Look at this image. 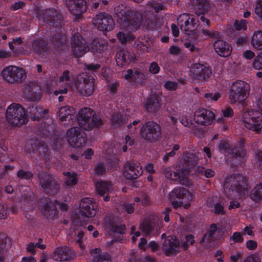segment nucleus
Here are the masks:
<instances>
[{"label":"nucleus","instance_id":"nucleus-1","mask_svg":"<svg viewBox=\"0 0 262 262\" xmlns=\"http://www.w3.org/2000/svg\"><path fill=\"white\" fill-rule=\"evenodd\" d=\"M77 122L78 126L70 128L67 132L66 137L69 144L75 148L84 146L86 139L81 132V129L91 130L93 128L97 127L102 123V119L97 116L95 112L89 107H84L80 109L77 116Z\"/></svg>","mask_w":262,"mask_h":262},{"label":"nucleus","instance_id":"nucleus-2","mask_svg":"<svg viewBox=\"0 0 262 262\" xmlns=\"http://www.w3.org/2000/svg\"><path fill=\"white\" fill-rule=\"evenodd\" d=\"M114 16L120 29L127 33L119 32L117 37L121 43L132 39L133 37L129 32L136 30L140 26L142 19L141 13L137 11L127 8L123 4H119L114 8Z\"/></svg>","mask_w":262,"mask_h":262},{"label":"nucleus","instance_id":"nucleus-3","mask_svg":"<svg viewBox=\"0 0 262 262\" xmlns=\"http://www.w3.org/2000/svg\"><path fill=\"white\" fill-rule=\"evenodd\" d=\"M96 208L97 205L92 199H82L79 204V207L77 208L75 215L73 216L74 225L85 227L90 219L95 215Z\"/></svg>","mask_w":262,"mask_h":262},{"label":"nucleus","instance_id":"nucleus-4","mask_svg":"<svg viewBox=\"0 0 262 262\" xmlns=\"http://www.w3.org/2000/svg\"><path fill=\"white\" fill-rule=\"evenodd\" d=\"M250 85L242 80L233 82L229 88V99L231 103H242L249 95Z\"/></svg>","mask_w":262,"mask_h":262},{"label":"nucleus","instance_id":"nucleus-5","mask_svg":"<svg viewBox=\"0 0 262 262\" xmlns=\"http://www.w3.org/2000/svg\"><path fill=\"white\" fill-rule=\"evenodd\" d=\"M7 121L13 126H20L28 121L24 108L18 104L10 105L6 111Z\"/></svg>","mask_w":262,"mask_h":262},{"label":"nucleus","instance_id":"nucleus-6","mask_svg":"<svg viewBox=\"0 0 262 262\" xmlns=\"http://www.w3.org/2000/svg\"><path fill=\"white\" fill-rule=\"evenodd\" d=\"M163 174L169 180L179 182L180 183L188 185L189 184V171L184 166H176L175 171H172L170 167H166L163 169Z\"/></svg>","mask_w":262,"mask_h":262},{"label":"nucleus","instance_id":"nucleus-7","mask_svg":"<svg viewBox=\"0 0 262 262\" xmlns=\"http://www.w3.org/2000/svg\"><path fill=\"white\" fill-rule=\"evenodd\" d=\"M243 121L246 128L258 132L262 128V114L258 111L246 112L243 114Z\"/></svg>","mask_w":262,"mask_h":262},{"label":"nucleus","instance_id":"nucleus-8","mask_svg":"<svg viewBox=\"0 0 262 262\" xmlns=\"http://www.w3.org/2000/svg\"><path fill=\"white\" fill-rule=\"evenodd\" d=\"M3 79L10 83L20 82L25 79L26 73L24 70L14 66H9L2 71Z\"/></svg>","mask_w":262,"mask_h":262},{"label":"nucleus","instance_id":"nucleus-9","mask_svg":"<svg viewBox=\"0 0 262 262\" xmlns=\"http://www.w3.org/2000/svg\"><path fill=\"white\" fill-rule=\"evenodd\" d=\"M173 199H178L179 201H174L172 205L174 208L183 206L185 208H188L190 202L192 200V195L183 187L174 188L170 193Z\"/></svg>","mask_w":262,"mask_h":262},{"label":"nucleus","instance_id":"nucleus-10","mask_svg":"<svg viewBox=\"0 0 262 262\" xmlns=\"http://www.w3.org/2000/svg\"><path fill=\"white\" fill-rule=\"evenodd\" d=\"M140 133L144 140L154 142L157 141L161 135V127L157 123L149 121L143 124Z\"/></svg>","mask_w":262,"mask_h":262},{"label":"nucleus","instance_id":"nucleus-11","mask_svg":"<svg viewBox=\"0 0 262 262\" xmlns=\"http://www.w3.org/2000/svg\"><path fill=\"white\" fill-rule=\"evenodd\" d=\"M178 25L182 31L185 34L191 35L195 31L198 24V19L195 17L184 13L180 15L178 19Z\"/></svg>","mask_w":262,"mask_h":262},{"label":"nucleus","instance_id":"nucleus-12","mask_svg":"<svg viewBox=\"0 0 262 262\" xmlns=\"http://www.w3.org/2000/svg\"><path fill=\"white\" fill-rule=\"evenodd\" d=\"M93 24L99 30L110 31L114 27V21L112 17L106 13H100L93 19Z\"/></svg>","mask_w":262,"mask_h":262},{"label":"nucleus","instance_id":"nucleus-13","mask_svg":"<svg viewBox=\"0 0 262 262\" xmlns=\"http://www.w3.org/2000/svg\"><path fill=\"white\" fill-rule=\"evenodd\" d=\"M84 75H79L76 83V88L79 93L85 96L93 94L95 89L94 80L90 77H85Z\"/></svg>","mask_w":262,"mask_h":262},{"label":"nucleus","instance_id":"nucleus-14","mask_svg":"<svg viewBox=\"0 0 262 262\" xmlns=\"http://www.w3.org/2000/svg\"><path fill=\"white\" fill-rule=\"evenodd\" d=\"M214 118V114L210 111L199 108L194 113V121L198 125V131L200 126H207L212 122Z\"/></svg>","mask_w":262,"mask_h":262},{"label":"nucleus","instance_id":"nucleus-15","mask_svg":"<svg viewBox=\"0 0 262 262\" xmlns=\"http://www.w3.org/2000/svg\"><path fill=\"white\" fill-rule=\"evenodd\" d=\"M51 256L54 260L57 261H70L75 256V252L68 247L62 246L56 248Z\"/></svg>","mask_w":262,"mask_h":262},{"label":"nucleus","instance_id":"nucleus-16","mask_svg":"<svg viewBox=\"0 0 262 262\" xmlns=\"http://www.w3.org/2000/svg\"><path fill=\"white\" fill-rule=\"evenodd\" d=\"M72 49L75 57H80L90 50L85 40L79 34L73 36L72 41Z\"/></svg>","mask_w":262,"mask_h":262},{"label":"nucleus","instance_id":"nucleus-17","mask_svg":"<svg viewBox=\"0 0 262 262\" xmlns=\"http://www.w3.org/2000/svg\"><path fill=\"white\" fill-rule=\"evenodd\" d=\"M191 71L192 76L201 81L207 80L211 74V71L209 67L200 63L194 64Z\"/></svg>","mask_w":262,"mask_h":262},{"label":"nucleus","instance_id":"nucleus-18","mask_svg":"<svg viewBox=\"0 0 262 262\" xmlns=\"http://www.w3.org/2000/svg\"><path fill=\"white\" fill-rule=\"evenodd\" d=\"M66 5L70 12L76 16H80L86 10L84 0H67Z\"/></svg>","mask_w":262,"mask_h":262},{"label":"nucleus","instance_id":"nucleus-19","mask_svg":"<svg viewBox=\"0 0 262 262\" xmlns=\"http://www.w3.org/2000/svg\"><path fill=\"white\" fill-rule=\"evenodd\" d=\"M179 245L178 240L172 236H168L163 243L162 249L166 255L170 256L180 251Z\"/></svg>","mask_w":262,"mask_h":262},{"label":"nucleus","instance_id":"nucleus-20","mask_svg":"<svg viewBox=\"0 0 262 262\" xmlns=\"http://www.w3.org/2000/svg\"><path fill=\"white\" fill-rule=\"evenodd\" d=\"M142 168L138 163L133 162L125 163L124 166V175L127 179H136L141 175Z\"/></svg>","mask_w":262,"mask_h":262},{"label":"nucleus","instance_id":"nucleus-21","mask_svg":"<svg viewBox=\"0 0 262 262\" xmlns=\"http://www.w3.org/2000/svg\"><path fill=\"white\" fill-rule=\"evenodd\" d=\"M41 184L46 192L53 194L56 193L59 188V186L55 180L50 175L45 176L43 181H41Z\"/></svg>","mask_w":262,"mask_h":262},{"label":"nucleus","instance_id":"nucleus-22","mask_svg":"<svg viewBox=\"0 0 262 262\" xmlns=\"http://www.w3.org/2000/svg\"><path fill=\"white\" fill-rule=\"evenodd\" d=\"M41 209L44 215L49 219H53L57 214L56 205L50 199L45 200L43 202Z\"/></svg>","mask_w":262,"mask_h":262},{"label":"nucleus","instance_id":"nucleus-23","mask_svg":"<svg viewBox=\"0 0 262 262\" xmlns=\"http://www.w3.org/2000/svg\"><path fill=\"white\" fill-rule=\"evenodd\" d=\"M214 49L216 53L222 57L229 56L231 52L230 46L223 40H217L213 45Z\"/></svg>","mask_w":262,"mask_h":262},{"label":"nucleus","instance_id":"nucleus-24","mask_svg":"<svg viewBox=\"0 0 262 262\" xmlns=\"http://www.w3.org/2000/svg\"><path fill=\"white\" fill-rule=\"evenodd\" d=\"M74 114V109L73 107L67 106L60 107L58 111L59 120L61 122L66 121L70 122L72 120Z\"/></svg>","mask_w":262,"mask_h":262},{"label":"nucleus","instance_id":"nucleus-25","mask_svg":"<svg viewBox=\"0 0 262 262\" xmlns=\"http://www.w3.org/2000/svg\"><path fill=\"white\" fill-rule=\"evenodd\" d=\"M246 180L241 177H238L233 180L232 184V190H235L238 195H242L245 194L246 190L245 185L246 184Z\"/></svg>","mask_w":262,"mask_h":262},{"label":"nucleus","instance_id":"nucleus-26","mask_svg":"<svg viewBox=\"0 0 262 262\" xmlns=\"http://www.w3.org/2000/svg\"><path fill=\"white\" fill-rule=\"evenodd\" d=\"M92 256V262H111L110 257L107 254H102L101 249L97 248L90 251Z\"/></svg>","mask_w":262,"mask_h":262},{"label":"nucleus","instance_id":"nucleus-27","mask_svg":"<svg viewBox=\"0 0 262 262\" xmlns=\"http://www.w3.org/2000/svg\"><path fill=\"white\" fill-rule=\"evenodd\" d=\"M251 46L256 50H262V31L258 30L253 32L250 40Z\"/></svg>","mask_w":262,"mask_h":262},{"label":"nucleus","instance_id":"nucleus-28","mask_svg":"<svg viewBox=\"0 0 262 262\" xmlns=\"http://www.w3.org/2000/svg\"><path fill=\"white\" fill-rule=\"evenodd\" d=\"M97 192L100 195L108 194L112 191V185L109 182L100 181L95 184Z\"/></svg>","mask_w":262,"mask_h":262},{"label":"nucleus","instance_id":"nucleus-29","mask_svg":"<svg viewBox=\"0 0 262 262\" xmlns=\"http://www.w3.org/2000/svg\"><path fill=\"white\" fill-rule=\"evenodd\" d=\"M159 99L155 96L148 98L145 103L146 109L149 112H154L160 107Z\"/></svg>","mask_w":262,"mask_h":262},{"label":"nucleus","instance_id":"nucleus-30","mask_svg":"<svg viewBox=\"0 0 262 262\" xmlns=\"http://www.w3.org/2000/svg\"><path fill=\"white\" fill-rule=\"evenodd\" d=\"M130 60V54L126 51H121L116 55V62L118 66H124L127 64Z\"/></svg>","mask_w":262,"mask_h":262},{"label":"nucleus","instance_id":"nucleus-31","mask_svg":"<svg viewBox=\"0 0 262 262\" xmlns=\"http://www.w3.org/2000/svg\"><path fill=\"white\" fill-rule=\"evenodd\" d=\"M181 123L185 126L189 127L194 133L198 132V125L194 119H190L188 116L184 115L180 119Z\"/></svg>","mask_w":262,"mask_h":262},{"label":"nucleus","instance_id":"nucleus-32","mask_svg":"<svg viewBox=\"0 0 262 262\" xmlns=\"http://www.w3.org/2000/svg\"><path fill=\"white\" fill-rule=\"evenodd\" d=\"M74 226H75V227H74L73 229L74 234H73V233H72L71 236H72L73 235V236H75L77 237V239L76 241V243L78 244L79 248L81 250L84 251L85 249V245L84 244H83V238L84 233L80 229H76V226H77L76 225H74ZM80 226L79 225L78 226Z\"/></svg>","mask_w":262,"mask_h":262},{"label":"nucleus","instance_id":"nucleus-33","mask_svg":"<svg viewBox=\"0 0 262 262\" xmlns=\"http://www.w3.org/2000/svg\"><path fill=\"white\" fill-rule=\"evenodd\" d=\"M63 174L66 177L64 183L67 186H72L77 183V174L75 172H63Z\"/></svg>","mask_w":262,"mask_h":262},{"label":"nucleus","instance_id":"nucleus-34","mask_svg":"<svg viewBox=\"0 0 262 262\" xmlns=\"http://www.w3.org/2000/svg\"><path fill=\"white\" fill-rule=\"evenodd\" d=\"M47 112V110H45L43 113L42 108L40 107L32 106L29 108V113L33 120H38L43 114Z\"/></svg>","mask_w":262,"mask_h":262},{"label":"nucleus","instance_id":"nucleus-35","mask_svg":"<svg viewBox=\"0 0 262 262\" xmlns=\"http://www.w3.org/2000/svg\"><path fill=\"white\" fill-rule=\"evenodd\" d=\"M57 14L56 10L53 8L46 10L43 12L42 18L44 21L52 23L53 20H55V17L57 16Z\"/></svg>","mask_w":262,"mask_h":262},{"label":"nucleus","instance_id":"nucleus-36","mask_svg":"<svg viewBox=\"0 0 262 262\" xmlns=\"http://www.w3.org/2000/svg\"><path fill=\"white\" fill-rule=\"evenodd\" d=\"M250 196L255 201L262 200V183L256 185Z\"/></svg>","mask_w":262,"mask_h":262},{"label":"nucleus","instance_id":"nucleus-37","mask_svg":"<svg viewBox=\"0 0 262 262\" xmlns=\"http://www.w3.org/2000/svg\"><path fill=\"white\" fill-rule=\"evenodd\" d=\"M20 202L24 205L28 207L32 206L33 202V198L31 195V193L28 191L27 193L25 192L21 194Z\"/></svg>","mask_w":262,"mask_h":262},{"label":"nucleus","instance_id":"nucleus-38","mask_svg":"<svg viewBox=\"0 0 262 262\" xmlns=\"http://www.w3.org/2000/svg\"><path fill=\"white\" fill-rule=\"evenodd\" d=\"M195 242L194 236L191 234L187 235L185 236V239L182 241L181 243V247L184 250L188 249L189 247L192 245Z\"/></svg>","mask_w":262,"mask_h":262},{"label":"nucleus","instance_id":"nucleus-39","mask_svg":"<svg viewBox=\"0 0 262 262\" xmlns=\"http://www.w3.org/2000/svg\"><path fill=\"white\" fill-rule=\"evenodd\" d=\"M252 67L256 70H262V51L259 52L254 58Z\"/></svg>","mask_w":262,"mask_h":262},{"label":"nucleus","instance_id":"nucleus-40","mask_svg":"<svg viewBox=\"0 0 262 262\" xmlns=\"http://www.w3.org/2000/svg\"><path fill=\"white\" fill-rule=\"evenodd\" d=\"M217 230V226L215 224H212L211 225L210 228L207 233L206 234H205L204 236V237L200 241V244H202V243L204 242L205 241H210V239H209V237H212L214 236L215 233L216 232Z\"/></svg>","mask_w":262,"mask_h":262},{"label":"nucleus","instance_id":"nucleus-41","mask_svg":"<svg viewBox=\"0 0 262 262\" xmlns=\"http://www.w3.org/2000/svg\"><path fill=\"white\" fill-rule=\"evenodd\" d=\"M10 240L5 234H0V250L9 247Z\"/></svg>","mask_w":262,"mask_h":262},{"label":"nucleus","instance_id":"nucleus-42","mask_svg":"<svg viewBox=\"0 0 262 262\" xmlns=\"http://www.w3.org/2000/svg\"><path fill=\"white\" fill-rule=\"evenodd\" d=\"M112 125L115 127H117L125 123V119L123 116H115L112 118Z\"/></svg>","mask_w":262,"mask_h":262},{"label":"nucleus","instance_id":"nucleus-43","mask_svg":"<svg viewBox=\"0 0 262 262\" xmlns=\"http://www.w3.org/2000/svg\"><path fill=\"white\" fill-rule=\"evenodd\" d=\"M221 95L219 93H206L204 95V98L206 100L210 102L216 101L220 97Z\"/></svg>","mask_w":262,"mask_h":262},{"label":"nucleus","instance_id":"nucleus-44","mask_svg":"<svg viewBox=\"0 0 262 262\" xmlns=\"http://www.w3.org/2000/svg\"><path fill=\"white\" fill-rule=\"evenodd\" d=\"M111 230L116 234H123L125 232V226L122 224H115L112 226Z\"/></svg>","mask_w":262,"mask_h":262},{"label":"nucleus","instance_id":"nucleus-45","mask_svg":"<svg viewBox=\"0 0 262 262\" xmlns=\"http://www.w3.org/2000/svg\"><path fill=\"white\" fill-rule=\"evenodd\" d=\"M180 148L179 145L175 144L172 147V149L169 152L165 154L163 157V161L164 163H167L169 159V157H173L176 155V151Z\"/></svg>","mask_w":262,"mask_h":262},{"label":"nucleus","instance_id":"nucleus-46","mask_svg":"<svg viewBox=\"0 0 262 262\" xmlns=\"http://www.w3.org/2000/svg\"><path fill=\"white\" fill-rule=\"evenodd\" d=\"M26 94V97L31 101H35L39 100L40 99L41 96L39 93L36 91L25 92Z\"/></svg>","mask_w":262,"mask_h":262},{"label":"nucleus","instance_id":"nucleus-47","mask_svg":"<svg viewBox=\"0 0 262 262\" xmlns=\"http://www.w3.org/2000/svg\"><path fill=\"white\" fill-rule=\"evenodd\" d=\"M192 4L196 9L202 10L207 5V3L205 0H192Z\"/></svg>","mask_w":262,"mask_h":262},{"label":"nucleus","instance_id":"nucleus-48","mask_svg":"<svg viewBox=\"0 0 262 262\" xmlns=\"http://www.w3.org/2000/svg\"><path fill=\"white\" fill-rule=\"evenodd\" d=\"M164 87L168 91H174L178 88V82L168 80L165 82Z\"/></svg>","mask_w":262,"mask_h":262},{"label":"nucleus","instance_id":"nucleus-49","mask_svg":"<svg viewBox=\"0 0 262 262\" xmlns=\"http://www.w3.org/2000/svg\"><path fill=\"white\" fill-rule=\"evenodd\" d=\"M91 48L93 52H100L103 50V47L102 46V44L98 39H95L93 41Z\"/></svg>","mask_w":262,"mask_h":262},{"label":"nucleus","instance_id":"nucleus-50","mask_svg":"<svg viewBox=\"0 0 262 262\" xmlns=\"http://www.w3.org/2000/svg\"><path fill=\"white\" fill-rule=\"evenodd\" d=\"M210 206L214 205V212L216 214H224L225 211L224 210V207L222 205L219 203L215 204L214 202H208Z\"/></svg>","mask_w":262,"mask_h":262},{"label":"nucleus","instance_id":"nucleus-51","mask_svg":"<svg viewBox=\"0 0 262 262\" xmlns=\"http://www.w3.org/2000/svg\"><path fill=\"white\" fill-rule=\"evenodd\" d=\"M255 12L262 23V1L257 2L255 5Z\"/></svg>","mask_w":262,"mask_h":262},{"label":"nucleus","instance_id":"nucleus-52","mask_svg":"<svg viewBox=\"0 0 262 262\" xmlns=\"http://www.w3.org/2000/svg\"><path fill=\"white\" fill-rule=\"evenodd\" d=\"M247 21L242 19L240 21L236 20L234 23V27L237 30H245L247 29Z\"/></svg>","mask_w":262,"mask_h":262},{"label":"nucleus","instance_id":"nucleus-53","mask_svg":"<svg viewBox=\"0 0 262 262\" xmlns=\"http://www.w3.org/2000/svg\"><path fill=\"white\" fill-rule=\"evenodd\" d=\"M202 33L206 37L216 38L220 36V34L218 32H214L213 31L208 30L207 29H203Z\"/></svg>","mask_w":262,"mask_h":262},{"label":"nucleus","instance_id":"nucleus-54","mask_svg":"<svg viewBox=\"0 0 262 262\" xmlns=\"http://www.w3.org/2000/svg\"><path fill=\"white\" fill-rule=\"evenodd\" d=\"M160 67L156 62H152L149 67V71L153 74H158L160 71Z\"/></svg>","mask_w":262,"mask_h":262},{"label":"nucleus","instance_id":"nucleus-55","mask_svg":"<svg viewBox=\"0 0 262 262\" xmlns=\"http://www.w3.org/2000/svg\"><path fill=\"white\" fill-rule=\"evenodd\" d=\"M230 239L232 240L235 243H242L244 241L242 234L238 232L233 233V235L230 237Z\"/></svg>","mask_w":262,"mask_h":262},{"label":"nucleus","instance_id":"nucleus-56","mask_svg":"<svg viewBox=\"0 0 262 262\" xmlns=\"http://www.w3.org/2000/svg\"><path fill=\"white\" fill-rule=\"evenodd\" d=\"M17 176L24 179H29L32 176V173L30 171H26L23 170H19L17 172Z\"/></svg>","mask_w":262,"mask_h":262},{"label":"nucleus","instance_id":"nucleus-57","mask_svg":"<svg viewBox=\"0 0 262 262\" xmlns=\"http://www.w3.org/2000/svg\"><path fill=\"white\" fill-rule=\"evenodd\" d=\"M246 247L249 250H254L257 247V243L254 240H248L245 244Z\"/></svg>","mask_w":262,"mask_h":262},{"label":"nucleus","instance_id":"nucleus-58","mask_svg":"<svg viewBox=\"0 0 262 262\" xmlns=\"http://www.w3.org/2000/svg\"><path fill=\"white\" fill-rule=\"evenodd\" d=\"M243 255V252L240 251H237L234 254H232L230 259L232 262H237L240 259Z\"/></svg>","mask_w":262,"mask_h":262},{"label":"nucleus","instance_id":"nucleus-59","mask_svg":"<svg viewBox=\"0 0 262 262\" xmlns=\"http://www.w3.org/2000/svg\"><path fill=\"white\" fill-rule=\"evenodd\" d=\"M169 53L171 55H178L181 54V49L177 46L172 45L169 49Z\"/></svg>","mask_w":262,"mask_h":262},{"label":"nucleus","instance_id":"nucleus-60","mask_svg":"<svg viewBox=\"0 0 262 262\" xmlns=\"http://www.w3.org/2000/svg\"><path fill=\"white\" fill-rule=\"evenodd\" d=\"M25 4V3L21 1L16 2L11 6L10 9L13 11H16L17 10L23 9Z\"/></svg>","mask_w":262,"mask_h":262},{"label":"nucleus","instance_id":"nucleus-61","mask_svg":"<svg viewBox=\"0 0 262 262\" xmlns=\"http://www.w3.org/2000/svg\"><path fill=\"white\" fill-rule=\"evenodd\" d=\"M22 42L21 38L19 37L16 39H14L12 42H9V46L11 50H13L16 46L20 45Z\"/></svg>","mask_w":262,"mask_h":262},{"label":"nucleus","instance_id":"nucleus-62","mask_svg":"<svg viewBox=\"0 0 262 262\" xmlns=\"http://www.w3.org/2000/svg\"><path fill=\"white\" fill-rule=\"evenodd\" d=\"M95 171L97 175H101L104 173L105 168L103 164L101 163L97 164L95 168Z\"/></svg>","mask_w":262,"mask_h":262},{"label":"nucleus","instance_id":"nucleus-63","mask_svg":"<svg viewBox=\"0 0 262 262\" xmlns=\"http://www.w3.org/2000/svg\"><path fill=\"white\" fill-rule=\"evenodd\" d=\"M7 214V207L3 204H0V219H5Z\"/></svg>","mask_w":262,"mask_h":262},{"label":"nucleus","instance_id":"nucleus-64","mask_svg":"<svg viewBox=\"0 0 262 262\" xmlns=\"http://www.w3.org/2000/svg\"><path fill=\"white\" fill-rule=\"evenodd\" d=\"M243 262H260V260L255 255L252 254L247 256Z\"/></svg>","mask_w":262,"mask_h":262}]
</instances>
